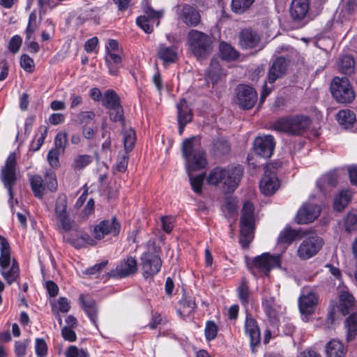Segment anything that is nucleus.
<instances>
[{
    "instance_id": "obj_1",
    "label": "nucleus",
    "mask_w": 357,
    "mask_h": 357,
    "mask_svg": "<svg viewBox=\"0 0 357 357\" xmlns=\"http://www.w3.org/2000/svg\"><path fill=\"white\" fill-rule=\"evenodd\" d=\"M182 153L186 160V169L192 188L195 192L201 194L205 174L192 176V173L205 168L207 164L206 153L197 143L195 137L186 139L183 142Z\"/></svg>"
},
{
    "instance_id": "obj_2",
    "label": "nucleus",
    "mask_w": 357,
    "mask_h": 357,
    "mask_svg": "<svg viewBox=\"0 0 357 357\" xmlns=\"http://www.w3.org/2000/svg\"><path fill=\"white\" fill-rule=\"evenodd\" d=\"M243 170L241 166L213 168L207 177V183L212 185L222 184L226 193L233 192L238 187Z\"/></svg>"
},
{
    "instance_id": "obj_3",
    "label": "nucleus",
    "mask_w": 357,
    "mask_h": 357,
    "mask_svg": "<svg viewBox=\"0 0 357 357\" xmlns=\"http://www.w3.org/2000/svg\"><path fill=\"white\" fill-rule=\"evenodd\" d=\"M1 274L8 284H13L20 275V268L15 259H13L11 267V249L6 238L0 235Z\"/></svg>"
},
{
    "instance_id": "obj_4",
    "label": "nucleus",
    "mask_w": 357,
    "mask_h": 357,
    "mask_svg": "<svg viewBox=\"0 0 357 357\" xmlns=\"http://www.w3.org/2000/svg\"><path fill=\"white\" fill-rule=\"evenodd\" d=\"M311 123L312 121L307 116L296 115L278 119L274 122L273 128L291 135H301L307 130Z\"/></svg>"
},
{
    "instance_id": "obj_5",
    "label": "nucleus",
    "mask_w": 357,
    "mask_h": 357,
    "mask_svg": "<svg viewBox=\"0 0 357 357\" xmlns=\"http://www.w3.org/2000/svg\"><path fill=\"white\" fill-rule=\"evenodd\" d=\"M188 43L190 50L198 60L206 59L212 52L213 41L211 37L196 29L188 33Z\"/></svg>"
},
{
    "instance_id": "obj_6",
    "label": "nucleus",
    "mask_w": 357,
    "mask_h": 357,
    "mask_svg": "<svg viewBox=\"0 0 357 357\" xmlns=\"http://www.w3.org/2000/svg\"><path fill=\"white\" fill-rule=\"evenodd\" d=\"M255 208L252 203H244L240 220L239 243L243 248H248L254 238Z\"/></svg>"
},
{
    "instance_id": "obj_7",
    "label": "nucleus",
    "mask_w": 357,
    "mask_h": 357,
    "mask_svg": "<svg viewBox=\"0 0 357 357\" xmlns=\"http://www.w3.org/2000/svg\"><path fill=\"white\" fill-rule=\"evenodd\" d=\"M331 92L335 100L340 103L348 104L353 102L356 94L348 78L335 77L331 83Z\"/></svg>"
},
{
    "instance_id": "obj_8",
    "label": "nucleus",
    "mask_w": 357,
    "mask_h": 357,
    "mask_svg": "<svg viewBox=\"0 0 357 357\" xmlns=\"http://www.w3.org/2000/svg\"><path fill=\"white\" fill-rule=\"evenodd\" d=\"M102 105L109 110V116L111 121L125 124L123 109L121 105L119 95L112 89L107 90L102 99Z\"/></svg>"
},
{
    "instance_id": "obj_9",
    "label": "nucleus",
    "mask_w": 357,
    "mask_h": 357,
    "mask_svg": "<svg viewBox=\"0 0 357 357\" xmlns=\"http://www.w3.org/2000/svg\"><path fill=\"white\" fill-rule=\"evenodd\" d=\"M16 164L15 153H11L8 156L4 165L1 169V181L8 192L10 201L13 199V187L17 183Z\"/></svg>"
},
{
    "instance_id": "obj_10",
    "label": "nucleus",
    "mask_w": 357,
    "mask_h": 357,
    "mask_svg": "<svg viewBox=\"0 0 357 357\" xmlns=\"http://www.w3.org/2000/svg\"><path fill=\"white\" fill-rule=\"evenodd\" d=\"M68 198L66 194H60L55 204V215L58 227L66 232L72 230L75 225V221L71 220L67 212Z\"/></svg>"
},
{
    "instance_id": "obj_11",
    "label": "nucleus",
    "mask_w": 357,
    "mask_h": 357,
    "mask_svg": "<svg viewBox=\"0 0 357 357\" xmlns=\"http://www.w3.org/2000/svg\"><path fill=\"white\" fill-rule=\"evenodd\" d=\"M323 244L322 238L318 236L312 235L305 237L298 248L297 255L303 260L308 259L317 255Z\"/></svg>"
},
{
    "instance_id": "obj_12",
    "label": "nucleus",
    "mask_w": 357,
    "mask_h": 357,
    "mask_svg": "<svg viewBox=\"0 0 357 357\" xmlns=\"http://www.w3.org/2000/svg\"><path fill=\"white\" fill-rule=\"evenodd\" d=\"M236 104L243 109H252L257 100V91L247 84H238L236 89Z\"/></svg>"
},
{
    "instance_id": "obj_13",
    "label": "nucleus",
    "mask_w": 357,
    "mask_h": 357,
    "mask_svg": "<svg viewBox=\"0 0 357 357\" xmlns=\"http://www.w3.org/2000/svg\"><path fill=\"white\" fill-rule=\"evenodd\" d=\"M144 15L138 17L136 20L137 24L146 33H150L153 31V24L158 26L160 18L162 13L154 10L150 6H144Z\"/></svg>"
},
{
    "instance_id": "obj_14",
    "label": "nucleus",
    "mask_w": 357,
    "mask_h": 357,
    "mask_svg": "<svg viewBox=\"0 0 357 357\" xmlns=\"http://www.w3.org/2000/svg\"><path fill=\"white\" fill-rule=\"evenodd\" d=\"M140 259L142 275L145 279L153 277L160 271L162 261L158 255L152 252H144Z\"/></svg>"
},
{
    "instance_id": "obj_15",
    "label": "nucleus",
    "mask_w": 357,
    "mask_h": 357,
    "mask_svg": "<svg viewBox=\"0 0 357 357\" xmlns=\"http://www.w3.org/2000/svg\"><path fill=\"white\" fill-rule=\"evenodd\" d=\"M178 19L186 26L195 27L201 22V15L199 10L192 6L183 3L177 6Z\"/></svg>"
},
{
    "instance_id": "obj_16",
    "label": "nucleus",
    "mask_w": 357,
    "mask_h": 357,
    "mask_svg": "<svg viewBox=\"0 0 357 357\" xmlns=\"http://www.w3.org/2000/svg\"><path fill=\"white\" fill-rule=\"evenodd\" d=\"M121 229V225L118 222L116 217H113L110 220H104L96 225L93 229V236L96 239L101 240L105 236L112 234L117 236Z\"/></svg>"
},
{
    "instance_id": "obj_17",
    "label": "nucleus",
    "mask_w": 357,
    "mask_h": 357,
    "mask_svg": "<svg viewBox=\"0 0 357 357\" xmlns=\"http://www.w3.org/2000/svg\"><path fill=\"white\" fill-rule=\"evenodd\" d=\"M280 255H272L268 252L256 257L252 261L254 267L268 275L271 269L280 267Z\"/></svg>"
},
{
    "instance_id": "obj_18",
    "label": "nucleus",
    "mask_w": 357,
    "mask_h": 357,
    "mask_svg": "<svg viewBox=\"0 0 357 357\" xmlns=\"http://www.w3.org/2000/svg\"><path fill=\"white\" fill-rule=\"evenodd\" d=\"M272 167V165H268L265 167L264 174L259 183L260 190L265 195H273L280 187L275 172L271 171Z\"/></svg>"
},
{
    "instance_id": "obj_19",
    "label": "nucleus",
    "mask_w": 357,
    "mask_h": 357,
    "mask_svg": "<svg viewBox=\"0 0 357 357\" xmlns=\"http://www.w3.org/2000/svg\"><path fill=\"white\" fill-rule=\"evenodd\" d=\"M275 146V139L270 135L258 137L254 141L256 153L264 158H268L273 155Z\"/></svg>"
},
{
    "instance_id": "obj_20",
    "label": "nucleus",
    "mask_w": 357,
    "mask_h": 357,
    "mask_svg": "<svg viewBox=\"0 0 357 357\" xmlns=\"http://www.w3.org/2000/svg\"><path fill=\"white\" fill-rule=\"evenodd\" d=\"M318 299L312 291L304 289L298 299V306L302 314L310 315L314 313Z\"/></svg>"
},
{
    "instance_id": "obj_21",
    "label": "nucleus",
    "mask_w": 357,
    "mask_h": 357,
    "mask_svg": "<svg viewBox=\"0 0 357 357\" xmlns=\"http://www.w3.org/2000/svg\"><path fill=\"white\" fill-rule=\"evenodd\" d=\"M288 66L289 62L284 57H278L269 68L267 76L268 82L273 84L277 79L284 76L287 72Z\"/></svg>"
},
{
    "instance_id": "obj_22",
    "label": "nucleus",
    "mask_w": 357,
    "mask_h": 357,
    "mask_svg": "<svg viewBox=\"0 0 357 357\" xmlns=\"http://www.w3.org/2000/svg\"><path fill=\"white\" fill-rule=\"evenodd\" d=\"M321 212L320 207L317 204H304L296 215V221L298 224H307L317 219Z\"/></svg>"
},
{
    "instance_id": "obj_23",
    "label": "nucleus",
    "mask_w": 357,
    "mask_h": 357,
    "mask_svg": "<svg viewBox=\"0 0 357 357\" xmlns=\"http://www.w3.org/2000/svg\"><path fill=\"white\" fill-rule=\"evenodd\" d=\"M137 271V264L135 258L128 257L114 270L111 271L109 276L113 278H126L136 273Z\"/></svg>"
},
{
    "instance_id": "obj_24",
    "label": "nucleus",
    "mask_w": 357,
    "mask_h": 357,
    "mask_svg": "<svg viewBox=\"0 0 357 357\" xmlns=\"http://www.w3.org/2000/svg\"><path fill=\"white\" fill-rule=\"evenodd\" d=\"M261 37L258 32L251 28H245L239 33V44L243 49H253L258 46Z\"/></svg>"
},
{
    "instance_id": "obj_25",
    "label": "nucleus",
    "mask_w": 357,
    "mask_h": 357,
    "mask_svg": "<svg viewBox=\"0 0 357 357\" xmlns=\"http://www.w3.org/2000/svg\"><path fill=\"white\" fill-rule=\"evenodd\" d=\"M178 132L181 135L185 126L192 119V112L185 99H181L176 105Z\"/></svg>"
},
{
    "instance_id": "obj_26",
    "label": "nucleus",
    "mask_w": 357,
    "mask_h": 357,
    "mask_svg": "<svg viewBox=\"0 0 357 357\" xmlns=\"http://www.w3.org/2000/svg\"><path fill=\"white\" fill-rule=\"evenodd\" d=\"M310 0H292L290 6V15L295 22L304 20L309 11Z\"/></svg>"
},
{
    "instance_id": "obj_27",
    "label": "nucleus",
    "mask_w": 357,
    "mask_h": 357,
    "mask_svg": "<svg viewBox=\"0 0 357 357\" xmlns=\"http://www.w3.org/2000/svg\"><path fill=\"white\" fill-rule=\"evenodd\" d=\"M245 330L246 334L250 337V346L252 347L259 344L261 340V333L257 322L248 314L246 316Z\"/></svg>"
},
{
    "instance_id": "obj_28",
    "label": "nucleus",
    "mask_w": 357,
    "mask_h": 357,
    "mask_svg": "<svg viewBox=\"0 0 357 357\" xmlns=\"http://www.w3.org/2000/svg\"><path fill=\"white\" fill-rule=\"evenodd\" d=\"M178 48L176 45L171 47L160 44L158 50V57L163 61L165 65L172 63L178 59Z\"/></svg>"
},
{
    "instance_id": "obj_29",
    "label": "nucleus",
    "mask_w": 357,
    "mask_h": 357,
    "mask_svg": "<svg viewBox=\"0 0 357 357\" xmlns=\"http://www.w3.org/2000/svg\"><path fill=\"white\" fill-rule=\"evenodd\" d=\"M79 301L82 309L86 313L91 321L96 325L97 307L95 301L89 295H80Z\"/></svg>"
},
{
    "instance_id": "obj_30",
    "label": "nucleus",
    "mask_w": 357,
    "mask_h": 357,
    "mask_svg": "<svg viewBox=\"0 0 357 357\" xmlns=\"http://www.w3.org/2000/svg\"><path fill=\"white\" fill-rule=\"evenodd\" d=\"M339 310L343 315H346L347 314H352L353 310L355 306V299L354 297L349 294L348 291H342L339 296Z\"/></svg>"
},
{
    "instance_id": "obj_31",
    "label": "nucleus",
    "mask_w": 357,
    "mask_h": 357,
    "mask_svg": "<svg viewBox=\"0 0 357 357\" xmlns=\"http://www.w3.org/2000/svg\"><path fill=\"white\" fill-rule=\"evenodd\" d=\"M305 234H307V232L303 233L301 230L286 228L280 232L278 238V243L281 245H289L296 237Z\"/></svg>"
},
{
    "instance_id": "obj_32",
    "label": "nucleus",
    "mask_w": 357,
    "mask_h": 357,
    "mask_svg": "<svg viewBox=\"0 0 357 357\" xmlns=\"http://www.w3.org/2000/svg\"><path fill=\"white\" fill-rule=\"evenodd\" d=\"M328 357H345L346 349L342 342L337 340H332L326 346Z\"/></svg>"
},
{
    "instance_id": "obj_33",
    "label": "nucleus",
    "mask_w": 357,
    "mask_h": 357,
    "mask_svg": "<svg viewBox=\"0 0 357 357\" xmlns=\"http://www.w3.org/2000/svg\"><path fill=\"white\" fill-rule=\"evenodd\" d=\"M222 74V70L219 61L217 59H213L208 70L206 79L211 81L214 85L220 79Z\"/></svg>"
},
{
    "instance_id": "obj_34",
    "label": "nucleus",
    "mask_w": 357,
    "mask_h": 357,
    "mask_svg": "<svg viewBox=\"0 0 357 357\" xmlns=\"http://www.w3.org/2000/svg\"><path fill=\"white\" fill-rule=\"evenodd\" d=\"M30 184L34 196L42 199L45 190V184L43 178L38 174L33 175L30 178Z\"/></svg>"
},
{
    "instance_id": "obj_35",
    "label": "nucleus",
    "mask_w": 357,
    "mask_h": 357,
    "mask_svg": "<svg viewBox=\"0 0 357 357\" xmlns=\"http://www.w3.org/2000/svg\"><path fill=\"white\" fill-rule=\"evenodd\" d=\"M337 178L335 174H327L321 177L317 183L319 190L323 192H328L337 185Z\"/></svg>"
},
{
    "instance_id": "obj_36",
    "label": "nucleus",
    "mask_w": 357,
    "mask_h": 357,
    "mask_svg": "<svg viewBox=\"0 0 357 357\" xmlns=\"http://www.w3.org/2000/svg\"><path fill=\"white\" fill-rule=\"evenodd\" d=\"M338 123L344 128H348L354 124L356 121L355 114L349 109L340 110L336 116Z\"/></svg>"
},
{
    "instance_id": "obj_37",
    "label": "nucleus",
    "mask_w": 357,
    "mask_h": 357,
    "mask_svg": "<svg viewBox=\"0 0 357 357\" xmlns=\"http://www.w3.org/2000/svg\"><path fill=\"white\" fill-rule=\"evenodd\" d=\"M347 331V340L352 341L357 334V318L355 312H352L345 321Z\"/></svg>"
},
{
    "instance_id": "obj_38",
    "label": "nucleus",
    "mask_w": 357,
    "mask_h": 357,
    "mask_svg": "<svg viewBox=\"0 0 357 357\" xmlns=\"http://www.w3.org/2000/svg\"><path fill=\"white\" fill-rule=\"evenodd\" d=\"M355 61L350 55H344L340 59L338 67L340 71L345 75H350L354 71Z\"/></svg>"
},
{
    "instance_id": "obj_39",
    "label": "nucleus",
    "mask_w": 357,
    "mask_h": 357,
    "mask_svg": "<svg viewBox=\"0 0 357 357\" xmlns=\"http://www.w3.org/2000/svg\"><path fill=\"white\" fill-rule=\"evenodd\" d=\"M351 199V194L349 190H342L334 199V209L342 211L349 204Z\"/></svg>"
},
{
    "instance_id": "obj_40",
    "label": "nucleus",
    "mask_w": 357,
    "mask_h": 357,
    "mask_svg": "<svg viewBox=\"0 0 357 357\" xmlns=\"http://www.w3.org/2000/svg\"><path fill=\"white\" fill-rule=\"evenodd\" d=\"M220 52L222 59L225 61H233L238 56L237 51L231 45L225 42L220 44Z\"/></svg>"
},
{
    "instance_id": "obj_41",
    "label": "nucleus",
    "mask_w": 357,
    "mask_h": 357,
    "mask_svg": "<svg viewBox=\"0 0 357 357\" xmlns=\"http://www.w3.org/2000/svg\"><path fill=\"white\" fill-rule=\"evenodd\" d=\"M238 297L241 303L246 306L249 303L250 290L248 282L245 280H243L241 284L238 287L237 289Z\"/></svg>"
},
{
    "instance_id": "obj_42",
    "label": "nucleus",
    "mask_w": 357,
    "mask_h": 357,
    "mask_svg": "<svg viewBox=\"0 0 357 357\" xmlns=\"http://www.w3.org/2000/svg\"><path fill=\"white\" fill-rule=\"evenodd\" d=\"M179 305L183 308V314H189L194 311L196 304L195 301L190 296H185L178 302ZM179 314H182L181 309L178 310Z\"/></svg>"
},
{
    "instance_id": "obj_43",
    "label": "nucleus",
    "mask_w": 357,
    "mask_h": 357,
    "mask_svg": "<svg viewBox=\"0 0 357 357\" xmlns=\"http://www.w3.org/2000/svg\"><path fill=\"white\" fill-rule=\"evenodd\" d=\"M255 0H232L231 9L238 14L243 13L255 2Z\"/></svg>"
},
{
    "instance_id": "obj_44",
    "label": "nucleus",
    "mask_w": 357,
    "mask_h": 357,
    "mask_svg": "<svg viewBox=\"0 0 357 357\" xmlns=\"http://www.w3.org/2000/svg\"><path fill=\"white\" fill-rule=\"evenodd\" d=\"M231 149L230 144L227 140L219 138L213 142V151L216 155H225L229 153Z\"/></svg>"
},
{
    "instance_id": "obj_45",
    "label": "nucleus",
    "mask_w": 357,
    "mask_h": 357,
    "mask_svg": "<svg viewBox=\"0 0 357 357\" xmlns=\"http://www.w3.org/2000/svg\"><path fill=\"white\" fill-rule=\"evenodd\" d=\"M135 141V132L132 129H130L124 132L123 142L125 153H128L132 150Z\"/></svg>"
},
{
    "instance_id": "obj_46",
    "label": "nucleus",
    "mask_w": 357,
    "mask_h": 357,
    "mask_svg": "<svg viewBox=\"0 0 357 357\" xmlns=\"http://www.w3.org/2000/svg\"><path fill=\"white\" fill-rule=\"evenodd\" d=\"M68 142L67 133L66 132H59L54 139V149H58V151L64 153L66 144Z\"/></svg>"
},
{
    "instance_id": "obj_47",
    "label": "nucleus",
    "mask_w": 357,
    "mask_h": 357,
    "mask_svg": "<svg viewBox=\"0 0 357 357\" xmlns=\"http://www.w3.org/2000/svg\"><path fill=\"white\" fill-rule=\"evenodd\" d=\"M70 308L68 299L65 297H61L57 302L52 306L53 311H58L63 313L68 312Z\"/></svg>"
},
{
    "instance_id": "obj_48",
    "label": "nucleus",
    "mask_w": 357,
    "mask_h": 357,
    "mask_svg": "<svg viewBox=\"0 0 357 357\" xmlns=\"http://www.w3.org/2000/svg\"><path fill=\"white\" fill-rule=\"evenodd\" d=\"M45 178L47 188L51 192L56 191L58 185L54 172L52 171H47L45 174Z\"/></svg>"
},
{
    "instance_id": "obj_49",
    "label": "nucleus",
    "mask_w": 357,
    "mask_h": 357,
    "mask_svg": "<svg viewBox=\"0 0 357 357\" xmlns=\"http://www.w3.org/2000/svg\"><path fill=\"white\" fill-rule=\"evenodd\" d=\"M218 334V326L213 321H208L206 323L205 328V336L207 340L215 339Z\"/></svg>"
},
{
    "instance_id": "obj_50",
    "label": "nucleus",
    "mask_w": 357,
    "mask_h": 357,
    "mask_svg": "<svg viewBox=\"0 0 357 357\" xmlns=\"http://www.w3.org/2000/svg\"><path fill=\"white\" fill-rule=\"evenodd\" d=\"M21 67L26 72L31 73L34 69L33 60L27 54H22L20 59Z\"/></svg>"
},
{
    "instance_id": "obj_51",
    "label": "nucleus",
    "mask_w": 357,
    "mask_h": 357,
    "mask_svg": "<svg viewBox=\"0 0 357 357\" xmlns=\"http://www.w3.org/2000/svg\"><path fill=\"white\" fill-rule=\"evenodd\" d=\"M63 153L58 149H52L47 154V160L52 167H58L59 165V155Z\"/></svg>"
},
{
    "instance_id": "obj_52",
    "label": "nucleus",
    "mask_w": 357,
    "mask_h": 357,
    "mask_svg": "<svg viewBox=\"0 0 357 357\" xmlns=\"http://www.w3.org/2000/svg\"><path fill=\"white\" fill-rule=\"evenodd\" d=\"M91 162V157L88 155H82L75 160L74 166L75 169H81L84 168Z\"/></svg>"
},
{
    "instance_id": "obj_53",
    "label": "nucleus",
    "mask_w": 357,
    "mask_h": 357,
    "mask_svg": "<svg viewBox=\"0 0 357 357\" xmlns=\"http://www.w3.org/2000/svg\"><path fill=\"white\" fill-rule=\"evenodd\" d=\"M22 43V38L18 35H15L10 40L8 43V49L12 53L15 54L19 51Z\"/></svg>"
},
{
    "instance_id": "obj_54",
    "label": "nucleus",
    "mask_w": 357,
    "mask_h": 357,
    "mask_svg": "<svg viewBox=\"0 0 357 357\" xmlns=\"http://www.w3.org/2000/svg\"><path fill=\"white\" fill-rule=\"evenodd\" d=\"M41 129L43 130L41 131L40 136L37 139L36 143L34 142H33L31 145L30 149L32 151H38L40 149V148L41 147V146L44 143L46 135H47V129L46 127L41 128Z\"/></svg>"
},
{
    "instance_id": "obj_55",
    "label": "nucleus",
    "mask_w": 357,
    "mask_h": 357,
    "mask_svg": "<svg viewBox=\"0 0 357 357\" xmlns=\"http://www.w3.org/2000/svg\"><path fill=\"white\" fill-rule=\"evenodd\" d=\"M36 352L39 356H45L47 354V347L45 341L43 339H36Z\"/></svg>"
},
{
    "instance_id": "obj_56",
    "label": "nucleus",
    "mask_w": 357,
    "mask_h": 357,
    "mask_svg": "<svg viewBox=\"0 0 357 357\" xmlns=\"http://www.w3.org/2000/svg\"><path fill=\"white\" fill-rule=\"evenodd\" d=\"M96 114L92 111H84L79 113L77 118L82 124H87L90 121L93 120Z\"/></svg>"
},
{
    "instance_id": "obj_57",
    "label": "nucleus",
    "mask_w": 357,
    "mask_h": 357,
    "mask_svg": "<svg viewBox=\"0 0 357 357\" xmlns=\"http://www.w3.org/2000/svg\"><path fill=\"white\" fill-rule=\"evenodd\" d=\"M61 335L63 339L68 342H74L77 338L75 332L68 326H64L62 328Z\"/></svg>"
},
{
    "instance_id": "obj_58",
    "label": "nucleus",
    "mask_w": 357,
    "mask_h": 357,
    "mask_svg": "<svg viewBox=\"0 0 357 357\" xmlns=\"http://www.w3.org/2000/svg\"><path fill=\"white\" fill-rule=\"evenodd\" d=\"M107 264V261H103L99 264H96L93 266L85 270L84 273L89 275H96L99 273Z\"/></svg>"
},
{
    "instance_id": "obj_59",
    "label": "nucleus",
    "mask_w": 357,
    "mask_h": 357,
    "mask_svg": "<svg viewBox=\"0 0 357 357\" xmlns=\"http://www.w3.org/2000/svg\"><path fill=\"white\" fill-rule=\"evenodd\" d=\"M128 153H124L121 157H119L116 163V169L120 172H124L127 169L128 164Z\"/></svg>"
},
{
    "instance_id": "obj_60",
    "label": "nucleus",
    "mask_w": 357,
    "mask_h": 357,
    "mask_svg": "<svg viewBox=\"0 0 357 357\" xmlns=\"http://www.w3.org/2000/svg\"><path fill=\"white\" fill-rule=\"evenodd\" d=\"M95 202L93 199H90L82 212V218H87L94 211Z\"/></svg>"
},
{
    "instance_id": "obj_61",
    "label": "nucleus",
    "mask_w": 357,
    "mask_h": 357,
    "mask_svg": "<svg viewBox=\"0 0 357 357\" xmlns=\"http://www.w3.org/2000/svg\"><path fill=\"white\" fill-rule=\"evenodd\" d=\"M172 220L173 218L169 216H162L161 218L162 229L167 233H170L172 230Z\"/></svg>"
},
{
    "instance_id": "obj_62",
    "label": "nucleus",
    "mask_w": 357,
    "mask_h": 357,
    "mask_svg": "<svg viewBox=\"0 0 357 357\" xmlns=\"http://www.w3.org/2000/svg\"><path fill=\"white\" fill-rule=\"evenodd\" d=\"M357 222V217L354 213H349L347 215L345 219V228L346 230L350 231L353 227L356 225Z\"/></svg>"
},
{
    "instance_id": "obj_63",
    "label": "nucleus",
    "mask_w": 357,
    "mask_h": 357,
    "mask_svg": "<svg viewBox=\"0 0 357 357\" xmlns=\"http://www.w3.org/2000/svg\"><path fill=\"white\" fill-rule=\"evenodd\" d=\"M26 344L22 342H16L15 345V352L17 357L24 356L26 354Z\"/></svg>"
},
{
    "instance_id": "obj_64",
    "label": "nucleus",
    "mask_w": 357,
    "mask_h": 357,
    "mask_svg": "<svg viewBox=\"0 0 357 357\" xmlns=\"http://www.w3.org/2000/svg\"><path fill=\"white\" fill-rule=\"evenodd\" d=\"M46 288L49 295L51 297H54L58 294L59 287L53 281H47L46 282Z\"/></svg>"
}]
</instances>
